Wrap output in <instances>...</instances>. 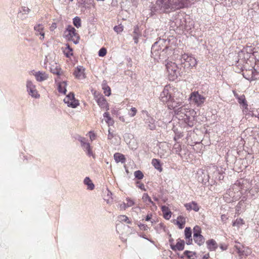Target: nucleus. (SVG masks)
Segmentation results:
<instances>
[{"instance_id":"obj_1","label":"nucleus","mask_w":259,"mask_h":259,"mask_svg":"<svg viewBox=\"0 0 259 259\" xmlns=\"http://www.w3.org/2000/svg\"><path fill=\"white\" fill-rule=\"evenodd\" d=\"M186 2L187 0H157L156 4L160 11L168 12L183 8L187 4Z\"/></svg>"},{"instance_id":"obj_2","label":"nucleus","mask_w":259,"mask_h":259,"mask_svg":"<svg viewBox=\"0 0 259 259\" xmlns=\"http://www.w3.org/2000/svg\"><path fill=\"white\" fill-rule=\"evenodd\" d=\"M182 95L179 92H176L174 94L172 99L167 104L168 108L173 109L177 114H185L186 109L183 108L182 105L183 103L182 99L180 97Z\"/></svg>"},{"instance_id":"obj_3","label":"nucleus","mask_w":259,"mask_h":259,"mask_svg":"<svg viewBox=\"0 0 259 259\" xmlns=\"http://www.w3.org/2000/svg\"><path fill=\"white\" fill-rule=\"evenodd\" d=\"M178 62H173L166 61L165 64L166 69L168 74V77L170 80H175L180 75L181 68L178 66Z\"/></svg>"},{"instance_id":"obj_4","label":"nucleus","mask_w":259,"mask_h":259,"mask_svg":"<svg viewBox=\"0 0 259 259\" xmlns=\"http://www.w3.org/2000/svg\"><path fill=\"white\" fill-rule=\"evenodd\" d=\"M178 63H180V66H182L184 64V67L188 66V67H193L197 65L196 59L193 57L192 55H188L187 54H184L179 56V58L176 60Z\"/></svg>"},{"instance_id":"obj_5","label":"nucleus","mask_w":259,"mask_h":259,"mask_svg":"<svg viewBox=\"0 0 259 259\" xmlns=\"http://www.w3.org/2000/svg\"><path fill=\"white\" fill-rule=\"evenodd\" d=\"M65 34L66 37L69 40H72L75 44L78 42L79 37L78 34L76 32V29L74 27L68 26L65 31Z\"/></svg>"},{"instance_id":"obj_6","label":"nucleus","mask_w":259,"mask_h":259,"mask_svg":"<svg viewBox=\"0 0 259 259\" xmlns=\"http://www.w3.org/2000/svg\"><path fill=\"white\" fill-rule=\"evenodd\" d=\"M174 93L173 91H169L167 87H165L160 95L159 99L161 102L167 105L171 99H172V95Z\"/></svg>"},{"instance_id":"obj_7","label":"nucleus","mask_w":259,"mask_h":259,"mask_svg":"<svg viewBox=\"0 0 259 259\" xmlns=\"http://www.w3.org/2000/svg\"><path fill=\"white\" fill-rule=\"evenodd\" d=\"M190 98L192 102L198 106H201L203 104L205 100V98L202 95L199 94L197 92H194L192 93Z\"/></svg>"},{"instance_id":"obj_8","label":"nucleus","mask_w":259,"mask_h":259,"mask_svg":"<svg viewBox=\"0 0 259 259\" xmlns=\"http://www.w3.org/2000/svg\"><path fill=\"white\" fill-rule=\"evenodd\" d=\"M64 102L67 104L68 106L72 108H76L79 105V102L75 99L74 94L73 93H70L65 98Z\"/></svg>"},{"instance_id":"obj_9","label":"nucleus","mask_w":259,"mask_h":259,"mask_svg":"<svg viewBox=\"0 0 259 259\" xmlns=\"http://www.w3.org/2000/svg\"><path fill=\"white\" fill-rule=\"evenodd\" d=\"M26 87L29 95L31 97L35 98H37L39 97V95L38 94L35 89V86L33 84L31 81H27Z\"/></svg>"},{"instance_id":"obj_10","label":"nucleus","mask_w":259,"mask_h":259,"mask_svg":"<svg viewBox=\"0 0 259 259\" xmlns=\"http://www.w3.org/2000/svg\"><path fill=\"white\" fill-rule=\"evenodd\" d=\"M146 117L144 119L145 126L150 130H154L156 128L155 120L149 115L148 112H145Z\"/></svg>"},{"instance_id":"obj_11","label":"nucleus","mask_w":259,"mask_h":259,"mask_svg":"<svg viewBox=\"0 0 259 259\" xmlns=\"http://www.w3.org/2000/svg\"><path fill=\"white\" fill-rule=\"evenodd\" d=\"M250 53H248L245 50H243L238 53V63L243 64L246 62V61L250 58Z\"/></svg>"},{"instance_id":"obj_12","label":"nucleus","mask_w":259,"mask_h":259,"mask_svg":"<svg viewBox=\"0 0 259 259\" xmlns=\"http://www.w3.org/2000/svg\"><path fill=\"white\" fill-rule=\"evenodd\" d=\"M165 42V40L164 39H159L152 45L151 48V54L153 56H156L158 55L159 51L162 49L160 47V45H162Z\"/></svg>"},{"instance_id":"obj_13","label":"nucleus","mask_w":259,"mask_h":259,"mask_svg":"<svg viewBox=\"0 0 259 259\" xmlns=\"http://www.w3.org/2000/svg\"><path fill=\"white\" fill-rule=\"evenodd\" d=\"M73 74L78 79H84L86 77L85 68L81 66H77L75 69Z\"/></svg>"},{"instance_id":"obj_14","label":"nucleus","mask_w":259,"mask_h":259,"mask_svg":"<svg viewBox=\"0 0 259 259\" xmlns=\"http://www.w3.org/2000/svg\"><path fill=\"white\" fill-rule=\"evenodd\" d=\"M32 72H33V75L35 76V79L37 81L41 82L48 78V75L45 72L40 71L34 72V70Z\"/></svg>"},{"instance_id":"obj_15","label":"nucleus","mask_w":259,"mask_h":259,"mask_svg":"<svg viewBox=\"0 0 259 259\" xmlns=\"http://www.w3.org/2000/svg\"><path fill=\"white\" fill-rule=\"evenodd\" d=\"M50 71L52 73L58 76L61 74L62 70L60 68L59 65L55 62H52V63H50Z\"/></svg>"},{"instance_id":"obj_16","label":"nucleus","mask_w":259,"mask_h":259,"mask_svg":"<svg viewBox=\"0 0 259 259\" xmlns=\"http://www.w3.org/2000/svg\"><path fill=\"white\" fill-rule=\"evenodd\" d=\"M185 242L184 240H180L176 245H174L172 243L170 244L171 249L176 251L177 250L181 251L184 248Z\"/></svg>"},{"instance_id":"obj_17","label":"nucleus","mask_w":259,"mask_h":259,"mask_svg":"<svg viewBox=\"0 0 259 259\" xmlns=\"http://www.w3.org/2000/svg\"><path fill=\"white\" fill-rule=\"evenodd\" d=\"M185 207L188 210H193L195 211H198L199 210V207L197 203L195 201H192L190 203L185 204Z\"/></svg>"},{"instance_id":"obj_18","label":"nucleus","mask_w":259,"mask_h":259,"mask_svg":"<svg viewBox=\"0 0 259 259\" xmlns=\"http://www.w3.org/2000/svg\"><path fill=\"white\" fill-rule=\"evenodd\" d=\"M44 28L43 25L41 24H39L34 27V29L36 32V34H40L41 35V37L40 38L41 39H43L45 36V33L43 31Z\"/></svg>"},{"instance_id":"obj_19","label":"nucleus","mask_w":259,"mask_h":259,"mask_svg":"<svg viewBox=\"0 0 259 259\" xmlns=\"http://www.w3.org/2000/svg\"><path fill=\"white\" fill-rule=\"evenodd\" d=\"M208 249L210 251H214L218 248V244L213 239H210L206 242Z\"/></svg>"},{"instance_id":"obj_20","label":"nucleus","mask_w":259,"mask_h":259,"mask_svg":"<svg viewBox=\"0 0 259 259\" xmlns=\"http://www.w3.org/2000/svg\"><path fill=\"white\" fill-rule=\"evenodd\" d=\"M161 210L163 213V217L165 219L169 220L171 218V212L168 207L162 206Z\"/></svg>"},{"instance_id":"obj_21","label":"nucleus","mask_w":259,"mask_h":259,"mask_svg":"<svg viewBox=\"0 0 259 259\" xmlns=\"http://www.w3.org/2000/svg\"><path fill=\"white\" fill-rule=\"evenodd\" d=\"M81 147L88 156L94 157L93 153L91 149L90 144L89 143L87 142L86 143H83V145H82Z\"/></svg>"},{"instance_id":"obj_22","label":"nucleus","mask_w":259,"mask_h":259,"mask_svg":"<svg viewBox=\"0 0 259 259\" xmlns=\"http://www.w3.org/2000/svg\"><path fill=\"white\" fill-rule=\"evenodd\" d=\"M114 158L116 162H121L124 163L125 162L124 156L120 153H116L114 154Z\"/></svg>"},{"instance_id":"obj_23","label":"nucleus","mask_w":259,"mask_h":259,"mask_svg":"<svg viewBox=\"0 0 259 259\" xmlns=\"http://www.w3.org/2000/svg\"><path fill=\"white\" fill-rule=\"evenodd\" d=\"M152 164L154 168L157 169L159 171L161 172L162 171V168L160 161L158 159L154 158L152 160Z\"/></svg>"},{"instance_id":"obj_24","label":"nucleus","mask_w":259,"mask_h":259,"mask_svg":"<svg viewBox=\"0 0 259 259\" xmlns=\"http://www.w3.org/2000/svg\"><path fill=\"white\" fill-rule=\"evenodd\" d=\"M97 102L98 105L102 108H105L107 104L105 98L103 96L99 97L97 100Z\"/></svg>"},{"instance_id":"obj_25","label":"nucleus","mask_w":259,"mask_h":259,"mask_svg":"<svg viewBox=\"0 0 259 259\" xmlns=\"http://www.w3.org/2000/svg\"><path fill=\"white\" fill-rule=\"evenodd\" d=\"M238 102L242 106L243 108L247 109L248 105L244 95H242L238 97Z\"/></svg>"},{"instance_id":"obj_26","label":"nucleus","mask_w":259,"mask_h":259,"mask_svg":"<svg viewBox=\"0 0 259 259\" xmlns=\"http://www.w3.org/2000/svg\"><path fill=\"white\" fill-rule=\"evenodd\" d=\"M193 239L196 243L200 246L202 245L205 241V239L201 234L198 235L197 237L193 236Z\"/></svg>"},{"instance_id":"obj_27","label":"nucleus","mask_w":259,"mask_h":259,"mask_svg":"<svg viewBox=\"0 0 259 259\" xmlns=\"http://www.w3.org/2000/svg\"><path fill=\"white\" fill-rule=\"evenodd\" d=\"M186 223L185 218L182 216H179L177 220V224L179 226V228L181 229L184 227V225Z\"/></svg>"},{"instance_id":"obj_28","label":"nucleus","mask_w":259,"mask_h":259,"mask_svg":"<svg viewBox=\"0 0 259 259\" xmlns=\"http://www.w3.org/2000/svg\"><path fill=\"white\" fill-rule=\"evenodd\" d=\"M67 85L66 82L63 81L58 84V92L60 93L65 94L66 93V86Z\"/></svg>"},{"instance_id":"obj_29","label":"nucleus","mask_w":259,"mask_h":259,"mask_svg":"<svg viewBox=\"0 0 259 259\" xmlns=\"http://www.w3.org/2000/svg\"><path fill=\"white\" fill-rule=\"evenodd\" d=\"M84 184L88 186V189L92 190L94 189V184L92 183V181L89 177H86L84 179Z\"/></svg>"},{"instance_id":"obj_30","label":"nucleus","mask_w":259,"mask_h":259,"mask_svg":"<svg viewBox=\"0 0 259 259\" xmlns=\"http://www.w3.org/2000/svg\"><path fill=\"white\" fill-rule=\"evenodd\" d=\"M142 200L144 202L147 204L148 203H151L153 205H155L154 203L152 201L151 198L149 196L147 193H144L142 196Z\"/></svg>"},{"instance_id":"obj_31","label":"nucleus","mask_w":259,"mask_h":259,"mask_svg":"<svg viewBox=\"0 0 259 259\" xmlns=\"http://www.w3.org/2000/svg\"><path fill=\"white\" fill-rule=\"evenodd\" d=\"M193 236L197 237V236L198 235L201 234V228H200V227L199 226H195L193 228Z\"/></svg>"},{"instance_id":"obj_32","label":"nucleus","mask_w":259,"mask_h":259,"mask_svg":"<svg viewBox=\"0 0 259 259\" xmlns=\"http://www.w3.org/2000/svg\"><path fill=\"white\" fill-rule=\"evenodd\" d=\"M73 23L74 25L77 28L81 26V20L78 17H76L73 19Z\"/></svg>"},{"instance_id":"obj_33","label":"nucleus","mask_w":259,"mask_h":259,"mask_svg":"<svg viewBox=\"0 0 259 259\" xmlns=\"http://www.w3.org/2000/svg\"><path fill=\"white\" fill-rule=\"evenodd\" d=\"M185 238L187 239V238H191L192 236V231L190 227H186L185 229Z\"/></svg>"},{"instance_id":"obj_34","label":"nucleus","mask_w":259,"mask_h":259,"mask_svg":"<svg viewBox=\"0 0 259 259\" xmlns=\"http://www.w3.org/2000/svg\"><path fill=\"white\" fill-rule=\"evenodd\" d=\"M244 224V221L243 219L241 218L237 219L233 223V226L239 227L240 226L243 225Z\"/></svg>"},{"instance_id":"obj_35","label":"nucleus","mask_w":259,"mask_h":259,"mask_svg":"<svg viewBox=\"0 0 259 259\" xmlns=\"http://www.w3.org/2000/svg\"><path fill=\"white\" fill-rule=\"evenodd\" d=\"M184 253L185 255H186L188 258L190 259L193 258L194 256L196 254L195 252L188 250L185 251Z\"/></svg>"},{"instance_id":"obj_36","label":"nucleus","mask_w":259,"mask_h":259,"mask_svg":"<svg viewBox=\"0 0 259 259\" xmlns=\"http://www.w3.org/2000/svg\"><path fill=\"white\" fill-rule=\"evenodd\" d=\"M134 175L136 178L138 180H141L143 178L144 175L142 172L140 170H137L135 171Z\"/></svg>"},{"instance_id":"obj_37","label":"nucleus","mask_w":259,"mask_h":259,"mask_svg":"<svg viewBox=\"0 0 259 259\" xmlns=\"http://www.w3.org/2000/svg\"><path fill=\"white\" fill-rule=\"evenodd\" d=\"M103 116L105 117V118H106L107 119L106 120V122L109 125V124H112V122L113 121H111V118L109 115V114L108 112H105L103 114Z\"/></svg>"},{"instance_id":"obj_38","label":"nucleus","mask_w":259,"mask_h":259,"mask_svg":"<svg viewBox=\"0 0 259 259\" xmlns=\"http://www.w3.org/2000/svg\"><path fill=\"white\" fill-rule=\"evenodd\" d=\"M121 221L126 222L127 224H131V222L129 220L127 217L124 215H121L119 217Z\"/></svg>"},{"instance_id":"obj_39","label":"nucleus","mask_w":259,"mask_h":259,"mask_svg":"<svg viewBox=\"0 0 259 259\" xmlns=\"http://www.w3.org/2000/svg\"><path fill=\"white\" fill-rule=\"evenodd\" d=\"M126 203L125 204H126V206L127 207H131V206H133V205H134V204H135L134 200H132L131 199H130L128 197L126 198Z\"/></svg>"},{"instance_id":"obj_40","label":"nucleus","mask_w":259,"mask_h":259,"mask_svg":"<svg viewBox=\"0 0 259 259\" xmlns=\"http://www.w3.org/2000/svg\"><path fill=\"white\" fill-rule=\"evenodd\" d=\"M103 89L104 90V93L106 96H109L111 94V90L110 88L108 87H102Z\"/></svg>"},{"instance_id":"obj_41","label":"nucleus","mask_w":259,"mask_h":259,"mask_svg":"<svg viewBox=\"0 0 259 259\" xmlns=\"http://www.w3.org/2000/svg\"><path fill=\"white\" fill-rule=\"evenodd\" d=\"M107 53L106 49L105 48H102L99 51L98 55L100 57H104Z\"/></svg>"},{"instance_id":"obj_42","label":"nucleus","mask_w":259,"mask_h":259,"mask_svg":"<svg viewBox=\"0 0 259 259\" xmlns=\"http://www.w3.org/2000/svg\"><path fill=\"white\" fill-rule=\"evenodd\" d=\"M137 112V110L136 108L135 107H132L129 112V115L130 116L133 117L136 114Z\"/></svg>"},{"instance_id":"obj_43","label":"nucleus","mask_w":259,"mask_h":259,"mask_svg":"<svg viewBox=\"0 0 259 259\" xmlns=\"http://www.w3.org/2000/svg\"><path fill=\"white\" fill-rule=\"evenodd\" d=\"M137 187L139 188L142 190L146 191V189L145 188V186L143 183H141L139 182H137Z\"/></svg>"},{"instance_id":"obj_44","label":"nucleus","mask_w":259,"mask_h":259,"mask_svg":"<svg viewBox=\"0 0 259 259\" xmlns=\"http://www.w3.org/2000/svg\"><path fill=\"white\" fill-rule=\"evenodd\" d=\"M114 30L115 31L117 32V33H119L123 30V28L122 26H115L114 27Z\"/></svg>"},{"instance_id":"obj_45","label":"nucleus","mask_w":259,"mask_h":259,"mask_svg":"<svg viewBox=\"0 0 259 259\" xmlns=\"http://www.w3.org/2000/svg\"><path fill=\"white\" fill-rule=\"evenodd\" d=\"M78 140L81 143V146L83 145V143H87V140L84 138L80 136L78 137Z\"/></svg>"},{"instance_id":"obj_46","label":"nucleus","mask_w":259,"mask_h":259,"mask_svg":"<svg viewBox=\"0 0 259 259\" xmlns=\"http://www.w3.org/2000/svg\"><path fill=\"white\" fill-rule=\"evenodd\" d=\"M138 226L142 230L146 231L147 230L148 227L146 225L140 224Z\"/></svg>"},{"instance_id":"obj_47","label":"nucleus","mask_w":259,"mask_h":259,"mask_svg":"<svg viewBox=\"0 0 259 259\" xmlns=\"http://www.w3.org/2000/svg\"><path fill=\"white\" fill-rule=\"evenodd\" d=\"M140 34H134L133 35V39L136 44L138 42V38L139 37Z\"/></svg>"},{"instance_id":"obj_48","label":"nucleus","mask_w":259,"mask_h":259,"mask_svg":"<svg viewBox=\"0 0 259 259\" xmlns=\"http://www.w3.org/2000/svg\"><path fill=\"white\" fill-rule=\"evenodd\" d=\"M119 207L120 209L125 210L127 207L126 206L125 203L123 202L120 204Z\"/></svg>"},{"instance_id":"obj_49","label":"nucleus","mask_w":259,"mask_h":259,"mask_svg":"<svg viewBox=\"0 0 259 259\" xmlns=\"http://www.w3.org/2000/svg\"><path fill=\"white\" fill-rule=\"evenodd\" d=\"M139 34V27L136 26L134 27V34Z\"/></svg>"},{"instance_id":"obj_50","label":"nucleus","mask_w":259,"mask_h":259,"mask_svg":"<svg viewBox=\"0 0 259 259\" xmlns=\"http://www.w3.org/2000/svg\"><path fill=\"white\" fill-rule=\"evenodd\" d=\"M30 11V9L28 7H24L23 8V12H24L25 14L28 13Z\"/></svg>"},{"instance_id":"obj_51","label":"nucleus","mask_w":259,"mask_h":259,"mask_svg":"<svg viewBox=\"0 0 259 259\" xmlns=\"http://www.w3.org/2000/svg\"><path fill=\"white\" fill-rule=\"evenodd\" d=\"M243 202L240 201L236 206V209L238 210L241 207V206L243 205Z\"/></svg>"},{"instance_id":"obj_52","label":"nucleus","mask_w":259,"mask_h":259,"mask_svg":"<svg viewBox=\"0 0 259 259\" xmlns=\"http://www.w3.org/2000/svg\"><path fill=\"white\" fill-rule=\"evenodd\" d=\"M109 134L108 136V139H111L112 138H113V134L110 132V129L108 130Z\"/></svg>"},{"instance_id":"obj_53","label":"nucleus","mask_w":259,"mask_h":259,"mask_svg":"<svg viewBox=\"0 0 259 259\" xmlns=\"http://www.w3.org/2000/svg\"><path fill=\"white\" fill-rule=\"evenodd\" d=\"M151 217H152V215H151V214H148V215L146 216V218H145V220H146V221H150V220H151Z\"/></svg>"},{"instance_id":"obj_54","label":"nucleus","mask_w":259,"mask_h":259,"mask_svg":"<svg viewBox=\"0 0 259 259\" xmlns=\"http://www.w3.org/2000/svg\"><path fill=\"white\" fill-rule=\"evenodd\" d=\"M162 150H160L158 151V154L160 155V157H164V154L162 152Z\"/></svg>"},{"instance_id":"obj_55","label":"nucleus","mask_w":259,"mask_h":259,"mask_svg":"<svg viewBox=\"0 0 259 259\" xmlns=\"http://www.w3.org/2000/svg\"><path fill=\"white\" fill-rule=\"evenodd\" d=\"M187 239H188V240L187 242V244L188 245L191 244L192 243V239L191 238H187Z\"/></svg>"},{"instance_id":"obj_56","label":"nucleus","mask_w":259,"mask_h":259,"mask_svg":"<svg viewBox=\"0 0 259 259\" xmlns=\"http://www.w3.org/2000/svg\"><path fill=\"white\" fill-rule=\"evenodd\" d=\"M78 3L81 5L84 4L86 0H77Z\"/></svg>"},{"instance_id":"obj_57","label":"nucleus","mask_w":259,"mask_h":259,"mask_svg":"<svg viewBox=\"0 0 259 259\" xmlns=\"http://www.w3.org/2000/svg\"><path fill=\"white\" fill-rule=\"evenodd\" d=\"M220 248L222 249V250H226V249H227V247L226 246H225V245H222H222L220 246Z\"/></svg>"},{"instance_id":"obj_58","label":"nucleus","mask_w":259,"mask_h":259,"mask_svg":"<svg viewBox=\"0 0 259 259\" xmlns=\"http://www.w3.org/2000/svg\"><path fill=\"white\" fill-rule=\"evenodd\" d=\"M65 54L67 57H69L70 56H72L73 55V53L72 52H70L69 51V52L65 53Z\"/></svg>"},{"instance_id":"obj_59","label":"nucleus","mask_w":259,"mask_h":259,"mask_svg":"<svg viewBox=\"0 0 259 259\" xmlns=\"http://www.w3.org/2000/svg\"><path fill=\"white\" fill-rule=\"evenodd\" d=\"M227 218L226 217V215L225 214H223L221 215V220L222 221H224L225 220H226Z\"/></svg>"},{"instance_id":"obj_60","label":"nucleus","mask_w":259,"mask_h":259,"mask_svg":"<svg viewBox=\"0 0 259 259\" xmlns=\"http://www.w3.org/2000/svg\"><path fill=\"white\" fill-rule=\"evenodd\" d=\"M66 49H68V50L70 51V52H72V49L70 47V46L68 45H67V47Z\"/></svg>"},{"instance_id":"obj_61","label":"nucleus","mask_w":259,"mask_h":259,"mask_svg":"<svg viewBox=\"0 0 259 259\" xmlns=\"http://www.w3.org/2000/svg\"><path fill=\"white\" fill-rule=\"evenodd\" d=\"M234 96L235 97V98L238 100V97H240V96L238 95V94L234 92Z\"/></svg>"},{"instance_id":"obj_62","label":"nucleus","mask_w":259,"mask_h":259,"mask_svg":"<svg viewBox=\"0 0 259 259\" xmlns=\"http://www.w3.org/2000/svg\"><path fill=\"white\" fill-rule=\"evenodd\" d=\"M107 85H106V81L105 80H104L103 82V83H102V87H107Z\"/></svg>"},{"instance_id":"obj_63","label":"nucleus","mask_w":259,"mask_h":259,"mask_svg":"<svg viewBox=\"0 0 259 259\" xmlns=\"http://www.w3.org/2000/svg\"><path fill=\"white\" fill-rule=\"evenodd\" d=\"M203 259H208V257H207V256H206V255H204V256H203Z\"/></svg>"},{"instance_id":"obj_64","label":"nucleus","mask_w":259,"mask_h":259,"mask_svg":"<svg viewBox=\"0 0 259 259\" xmlns=\"http://www.w3.org/2000/svg\"><path fill=\"white\" fill-rule=\"evenodd\" d=\"M255 117L258 118L259 119V113L257 114V115H255Z\"/></svg>"}]
</instances>
